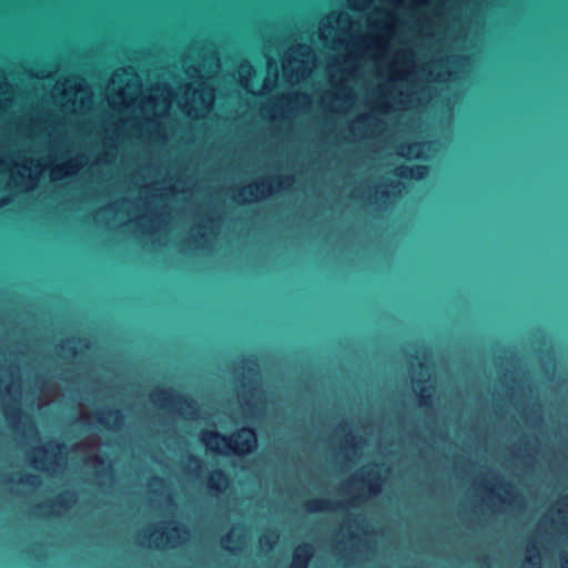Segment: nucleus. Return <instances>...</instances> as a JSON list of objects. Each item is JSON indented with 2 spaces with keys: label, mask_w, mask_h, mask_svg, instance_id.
<instances>
[{
  "label": "nucleus",
  "mask_w": 568,
  "mask_h": 568,
  "mask_svg": "<svg viewBox=\"0 0 568 568\" xmlns=\"http://www.w3.org/2000/svg\"><path fill=\"white\" fill-rule=\"evenodd\" d=\"M204 424V567L213 568V384H205Z\"/></svg>",
  "instance_id": "f257e3e1"
},
{
  "label": "nucleus",
  "mask_w": 568,
  "mask_h": 568,
  "mask_svg": "<svg viewBox=\"0 0 568 568\" xmlns=\"http://www.w3.org/2000/svg\"><path fill=\"white\" fill-rule=\"evenodd\" d=\"M240 379L237 404L240 412L236 417L254 419L265 409L264 393L261 389L258 365L253 359L243 361L242 366L235 371Z\"/></svg>",
  "instance_id": "f03ea898"
},
{
  "label": "nucleus",
  "mask_w": 568,
  "mask_h": 568,
  "mask_svg": "<svg viewBox=\"0 0 568 568\" xmlns=\"http://www.w3.org/2000/svg\"><path fill=\"white\" fill-rule=\"evenodd\" d=\"M428 173L426 165H399L395 169L396 179H387L386 182L378 184L374 189L367 186L365 190L355 189L351 196L354 199L366 200L369 204H375L379 209L393 203L405 189V184L398 179L422 180Z\"/></svg>",
  "instance_id": "7ed1b4c3"
},
{
  "label": "nucleus",
  "mask_w": 568,
  "mask_h": 568,
  "mask_svg": "<svg viewBox=\"0 0 568 568\" xmlns=\"http://www.w3.org/2000/svg\"><path fill=\"white\" fill-rule=\"evenodd\" d=\"M315 65L316 54L308 44H292L282 58L283 77L291 84H297L308 78Z\"/></svg>",
  "instance_id": "20e7f679"
},
{
  "label": "nucleus",
  "mask_w": 568,
  "mask_h": 568,
  "mask_svg": "<svg viewBox=\"0 0 568 568\" xmlns=\"http://www.w3.org/2000/svg\"><path fill=\"white\" fill-rule=\"evenodd\" d=\"M313 100L308 93L291 91L270 99L261 109L262 115L270 121L291 119L311 110Z\"/></svg>",
  "instance_id": "39448f33"
},
{
  "label": "nucleus",
  "mask_w": 568,
  "mask_h": 568,
  "mask_svg": "<svg viewBox=\"0 0 568 568\" xmlns=\"http://www.w3.org/2000/svg\"><path fill=\"white\" fill-rule=\"evenodd\" d=\"M388 474L384 465H368L354 474L346 483L344 489L352 496V503L377 495Z\"/></svg>",
  "instance_id": "423d86ee"
},
{
  "label": "nucleus",
  "mask_w": 568,
  "mask_h": 568,
  "mask_svg": "<svg viewBox=\"0 0 568 568\" xmlns=\"http://www.w3.org/2000/svg\"><path fill=\"white\" fill-rule=\"evenodd\" d=\"M369 540V534L362 525V520L348 519L341 525L338 539L334 545V551L345 557H355L362 552L364 545Z\"/></svg>",
  "instance_id": "0eeeda50"
},
{
  "label": "nucleus",
  "mask_w": 568,
  "mask_h": 568,
  "mask_svg": "<svg viewBox=\"0 0 568 568\" xmlns=\"http://www.w3.org/2000/svg\"><path fill=\"white\" fill-rule=\"evenodd\" d=\"M254 68L247 63L243 62L239 65L237 77L240 84L243 89L252 94H266L271 92L278 80V68L277 62L273 58H267V69L266 75L263 80V84L261 87H255L252 83V77L254 75Z\"/></svg>",
  "instance_id": "6e6552de"
},
{
  "label": "nucleus",
  "mask_w": 568,
  "mask_h": 568,
  "mask_svg": "<svg viewBox=\"0 0 568 568\" xmlns=\"http://www.w3.org/2000/svg\"><path fill=\"white\" fill-rule=\"evenodd\" d=\"M256 444V434L251 428H242L230 438L215 430V453L245 455L251 453Z\"/></svg>",
  "instance_id": "1a4fd4ad"
},
{
  "label": "nucleus",
  "mask_w": 568,
  "mask_h": 568,
  "mask_svg": "<svg viewBox=\"0 0 568 568\" xmlns=\"http://www.w3.org/2000/svg\"><path fill=\"white\" fill-rule=\"evenodd\" d=\"M282 179L267 178L258 182L247 184L240 189L235 194V200L240 203H251L260 201L272 194L275 189L284 185Z\"/></svg>",
  "instance_id": "9d476101"
},
{
  "label": "nucleus",
  "mask_w": 568,
  "mask_h": 568,
  "mask_svg": "<svg viewBox=\"0 0 568 568\" xmlns=\"http://www.w3.org/2000/svg\"><path fill=\"white\" fill-rule=\"evenodd\" d=\"M151 398L160 407L176 412L193 406V400L190 396L176 392L172 387H155L151 393Z\"/></svg>",
  "instance_id": "9b49d317"
},
{
  "label": "nucleus",
  "mask_w": 568,
  "mask_h": 568,
  "mask_svg": "<svg viewBox=\"0 0 568 568\" xmlns=\"http://www.w3.org/2000/svg\"><path fill=\"white\" fill-rule=\"evenodd\" d=\"M483 493V499L490 503L493 506L511 505L515 500V489L510 484L486 480L479 484Z\"/></svg>",
  "instance_id": "f8f14e48"
},
{
  "label": "nucleus",
  "mask_w": 568,
  "mask_h": 568,
  "mask_svg": "<svg viewBox=\"0 0 568 568\" xmlns=\"http://www.w3.org/2000/svg\"><path fill=\"white\" fill-rule=\"evenodd\" d=\"M164 527L165 523H161L153 526V530L150 537H154L155 547L173 545V542L176 541L180 537V525L171 523L168 526V531L164 530ZM142 537L143 539L149 538V536H146L145 534H143Z\"/></svg>",
  "instance_id": "ddd939ff"
},
{
  "label": "nucleus",
  "mask_w": 568,
  "mask_h": 568,
  "mask_svg": "<svg viewBox=\"0 0 568 568\" xmlns=\"http://www.w3.org/2000/svg\"><path fill=\"white\" fill-rule=\"evenodd\" d=\"M364 444L362 438H357L348 432L341 443V453L347 462H354L363 452Z\"/></svg>",
  "instance_id": "4468645a"
},
{
  "label": "nucleus",
  "mask_w": 568,
  "mask_h": 568,
  "mask_svg": "<svg viewBox=\"0 0 568 568\" xmlns=\"http://www.w3.org/2000/svg\"><path fill=\"white\" fill-rule=\"evenodd\" d=\"M221 542L225 549L232 552L240 551L245 545L243 529L240 527L232 528L229 535L224 537Z\"/></svg>",
  "instance_id": "2eb2a0df"
},
{
  "label": "nucleus",
  "mask_w": 568,
  "mask_h": 568,
  "mask_svg": "<svg viewBox=\"0 0 568 568\" xmlns=\"http://www.w3.org/2000/svg\"><path fill=\"white\" fill-rule=\"evenodd\" d=\"M313 556V548L310 545H300L296 547L290 568H307L308 561Z\"/></svg>",
  "instance_id": "dca6fc26"
},
{
  "label": "nucleus",
  "mask_w": 568,
  "mask_h": 568,
  "mask_svg": "<svg viewBox=\"0 0 568 568\" xmlns=\"http://www.w3.org/2000/svg\"><path fill=\"white\" fill-rule=\"evenodd\" d=\"M413 388L418 395L420 405L427 406L433 394V385L429 382L424 383L422 378L413 375Z\"/></svg>",
  "instance_id": "f3484780"
},
{
  "label": "nucleus",
  "mask_w": 568,
  "mask_h": 568,
  "mask_svg": "<svg viewBox=\"0 0 568 568\" xmlns=\"http://www.w3.org/2000/svg\"><path fill=\"white\" fill-rule=\"evenodd\" d=\"M523 568H541L540 551L535 542H530L526 547V559Z\"/></svg>",
  "instance_id": "a211bd4d"
},
{
  "label": "nucleus",
  "mask_w": 568,
  "mask_h": 568,
  "mask_svg": "<svg viewBox=\"0 0 568 568\" xmlns=\"http://www.w3.org/2000/svg\"><path fill=\"white\" fill-rule=\"evenodd\" d=\"M4 415L11 425H18L22 417V409L19 405V402L16 400L14 403L6 406Z\"/></svg>",
  "instance_id": "6ab92c4d"
},
{
  "label": "nucleus",
  "mask_w": 568,
  "mask_h": 568,
  "mask_svg": "<svg viewBox=\"0 0 568 568\" xmlns=\"http://www.w3.org/2000/svg\"><path fill=\"white\" fill-rule=\"evenodd\" d=\"M552 521H558L564 525L568 524V495L562 497L556 508V518H551Z\"/></svg>",
  "instance_id": "aec40b11"
},
{
  "label": "nucleus",
  "mask_w": 568,
  "mask_h": 568,
  "mask_svg": "<svg viewBox=\"0 0 568 568\" xmlns=\"http://www.w3.org/2000/svg\"><path fill=\"white\" fill-rule=\"evenodd\" d=\"M305 507L310 513H317L327 509L329 507V503L324 499H312L305 504Z\"/></svg>",
  "instance_id": "412c9836"
},
{
  "label": "nucleus",
  "mask_w": 568,
  "mask_h": 568,
  "mask_svg": "<svg viewBox=\"0 0 568 568\" xmlns=\"http://www.w3.org/2000/svg\"><path fill=\"white\" fill-rule=\"evenodd\" d=\"M278 536L275 532H266L260 538L262 549L271 550L276 544Z\"/></svg>",
  "instance_id": "4be33fe9"
},
{
  "label": "nucleus",
  "mask_w": 568,
  "mask_h": 568,
  "mask_svg": "<svg viewBox=\"0 0 568 568\" xmlns=\"http://www.w3.org/2000/svg\"><path fill=\"white\" fill-rule=\"evenodd\" d=\"M73 494L71 493H63V494H60L53 505H57L59 506L60 508H63V509H67L71 506V504L74 501V498H73Z\"/></svg>",
  "instance_id": "5701e85b"
},
{
  "label": "nucleus",
  "mask_w": 568,
  "mask_h": 568,
  "mask_svg": "<svg viewBox=\"0 0 568 568\" xmlns=\"http://www.w3.org/2000/svg\"><path fill=\"white\" fill-rule=\"evenodd\" d=\"M19 484H22V485H26V486H29V487H36L39 485L40 483V479H39V476L34 475V474H23L19 481Z\"/></svg>",
  "instance_id": "b1692460"
},
{
  "label": "nucleus",
  "mask_w": 568,
  "mask_h": 568,
  "mask_svg": "<svg viewBox=\"0 0 568 568\" xmlns=\"http://www.w3.org/2000/svg\"><path fill=\"white\" fill-rule=\"evenodd\" d=\"M373 0H347V4L351 9L356 11L365 10Z\"/></svg>",
  "instance_id": "393cba45"
},
{
  "label": "nucleus",
  "mask_w": 568,
  "mask_h": 568,
  "mask_svg": "<svg viewBox=\"0 0 568 568\" xmlns=\"http://www.w3.org/2000/svg\"><path fill=\"white\" fill-rule=\"evenodd\" d=\"M215 491L225 489L227 486V479L226 477L219 470L215 469Z\"/></svg>",
  "instance_id": "a878e982"
},
{
  "label": "nucleus",
  "mask_w": 568,
  "mask_h": 568,
  "mask_svg": "<svg viewBox=\"0 0 568 568\" xmlns=\"http://www.w3.org/2000/svg\"><path fill=\"white\" fill-rule=\"evenodd\" d=\"M106 415L112 418L114 426H121L123 423V414L119 409H110Z\"/></svg>",
  "instance_id": "bb28decb"
},
{
  "label": "nucleus",
  "mask_w": 568,
  "mask_h": 568,
  "mask_svg": "<svg viewBox=\"0 0 568 568\" xmlns=\"http://www.w3.org/2000/svg\"><path fill=\"white\" fill-rule=\"evenodd\" d=\"M70 341L63 342L61 344V348L64 349L69 355L75 356L77 355V348L74 346L69 345Z\"/></svg>",
  "instance_id": "cd10ccee"
},
{
  "label": "nucleus",
  "mask_w": 568,
  "mask_h": 568,
  "mask_svg": "<svg viewBox=\"0 0 568 568\" xmlns=\"http://www.w3.org/2000/svg\"><path fill=\"white\" fill-rule=\"evenodd\" d=\"M50 447L57 452H61L62 449H64V444L63 443H60V442H51L50 444Z\"/></svg>",
  "instance_id": "c85d7f7f"
},
{
  "label": "nucleus",
  "mask_w": 568,
  "mask_h": 568,
  "mask_svg": "<svg viewBox=\"0 0 568 568\" xmlns=\"http://www.w3.org/2000/svg\"><path fill=\"white\" fill-rule=\"evenodd\" d=\"M419 369H420V377H429V372H428V367L424 364H420L419 365Z\"/></svg>",
  "instance_id": "c756f323"
},
{
  "label": "nucleus",
  "mask_w": 568,
  "mask_h": 568,
  "mask_svg": "<svg viewBox=\"0 0 568 568\" xmlns=\"http://www.w3.org/2000/svg\"><path fill=\"white\" fill-rule=\"evenodd\" d=\"M95 418H97V422H98L100 425L105 426V425L108 424L106 418H105V417L103 416V414H101V413H97Z\"/></svg>",
  "instance_id": "7c9ffc66"
},
{
  "label": "nucleus",
  "mask_w": 568,
  "mask_h": 568,
  "mask_svg": "<svg viewBox=\"0 0 568 568\" xmlns=\"http://www.w3.org/2000/svg\"><path fill=\"white\" fill-rule=\"evenodd\" d=\"M93 462H94L95 465L103 466L104 463H105V458L102 457V456L97 455V456L93 457Z\"/></svg>",
  "instance_id": "2f4dec72"
},
{
  "label": "nucleus",
  "mask_w": 568,
  "mask_h": 568,
  "mask_svg": "<svg viewBox=\"0 0 568 568\" xmlns=\"http://www.w3.org/2000/svg\"><path fill=\"white\" fill-rule=\"evenodd\" d=\"M152 481H153L154 484H158V485L163 484V479H162L161 477H159V476H154V477L152 478Z\"/></svg>",
  "instance_id": "473e14b6"
},
{
  "label": "nucleus",
  "mask_w": 568,
  "mask_h": 568,
  "mask_svg": "<svg viewBox=\"0 0 568 568\" xmlns=\"http://www.w3.org/2000/svg\"><path fill=\"white\" fill-rule=\"evenodd\" d=\"M561 566L562 568H568V557H562L561 558Z\"/></svg>",
  "instance_id": "72a5a7b5"
},
{
  "label": "nucleus",
  "mask_w": 568,
  "mask_h": 568,
  "mask_svg": "<svg viewBox=\"0 0 568 568\" xmlns=\"http://www.w3.org/2000/svg\"><path fill=\"white\" fill-rule=\"evenodd\" d=\"M346 428H347V426H346V425L341 426V427L336 430V436H337L339 433H343V434H344V433H345V430H346Z\"/></svg>",
  "instance_id": "f704fd0d"
},
{
  "label": "nucleus",
  "mask_w": 568,
  "mask_h": 568,
  "mask_svg": "<svg viewBox=\"0 0 568 568\" xmlns=\"http://www.w3.org/2000/svg\"><path fill=\"white\" fill-rule=\"evenodd\" d=\"M220 69V61L215 58V78L217 77V71Z\"/></svg>",
  "instance_id": "c9c22d12"
},
{
  "label": "nucleus",
  "mask_w": 568,
  "mask_h": 568,
  "mask_svg": "<svg viewBox=\"0 0 568 568\" xmlns=\"http://www.w3.org/2000/svg\"><path fill=\"white\" fill-rule=\"evenodd\" d=\"M8 203H9V200H8V199H1V200H0V207L6 206Z\"/></svg>",
  "instance_id": "e433bc0d"
},
{
  "label": "nucleus",
  "mask_w": 568,
  "mask_h": 568,
  "mask_svg": "<svg viewBox=\"0 0 568 568\" xmlns=\"http://www.w3.org/2000/svg\"><path fill=\"white\" fill-rule=\"evenodd\" d=\"M42 462H43V460H42V459H39V458H33V459H32V463H33L34 465H36V464H38V463H42Z\"/></svg>",
  "instance_id": "4c0bfd02"
},
{
  "label": "nucleus",
  "mask_w": 568,
  "mask_h": 568,
  "mask_svg": "<svg viewBox=\"0 0 568 568\" xmlns=\"http://www.w3.org/2000/svg\"><path fill=\"white\" fill-rule=\"evenodd\" d=\"M38 450L43 452V453L47 452V449L44 447H40V448H38Z\"/></svg>",
  "instance_id": "58836bf2"
}]
</instances>
